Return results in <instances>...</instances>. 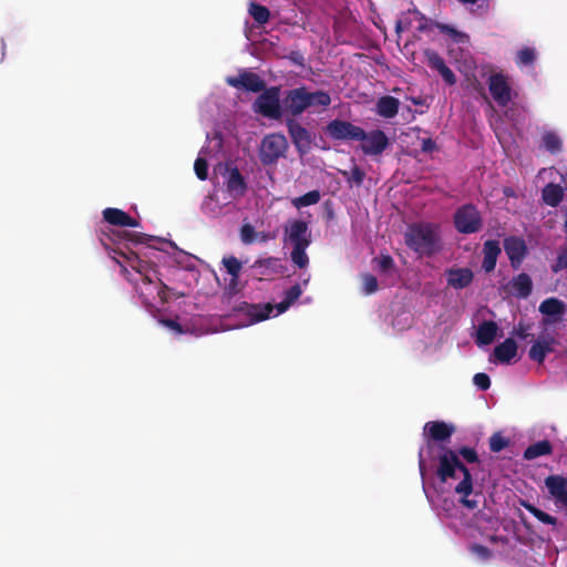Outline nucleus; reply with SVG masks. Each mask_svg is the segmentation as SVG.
Returning a JSON list of instances; mask_svg holds the SVG:
<instances>
[{
	"label": "nucleus",
	"mask_w": 567,
	"mask_h": 567,
	"mask_svg": "<svg viewBox=\"0 0 567 567\" xmlns=\"http://www.w3.org/2000/svg\"><path fill=\"white\" fill-rule=\"evenodd\" d=\"M543 144L549 152H558L561 147L560 138L551 132L545 133L543 136Z\"/></svg>",
	"instance_id": "f704fd0d"
},
{
	"label": "nucleus",
	"mask_w": 567,
	"mask_h": 567,
	"mask_svg": "<svg viewBox=\"0 0 567 567\" xmlns=\"http://www.w3.org/2000/svg\"><path fill=\"white\" fill-rule=\"evenodd\" d=\"M152 290L153 287L151 281L147 278H145L143 281V287H141V295L145 297L146 302H151L150 297L152 296Z\"/></svg>",
	"instance_id": "a18cd8bd"
},
{
	"label": "nucleus",
	"mask_w": 567,
	"mask_h": 567,
	"mask_svg": "<svg viewBox=\"0 0 567 567\" xmlns=\"http://www.w3.org/2000/svg\"><path fill=\"white\" fill-rule=\"evenodd\" d=\"M320 200V193L318 190H311L300 197H296L291 200L292 205L300 209L306 206L315 205Z\"/></svg>",
	"instance_id": "7c9ffc66"
},
{
	"label": "nucleus",
	"mask_w": 567,
	"mask_h": 567,
	"mask_svg": "<svg viewBox=\"0 0 567 567\" xmlns=\"http://www.w3.org/2000/svg\"><path fill=\"white\" fill-rule=\"evenodd\" d=\"M526 508L536 517L538 518L540 522L543 523H546V524H555V518L551 517L550 515L544 513L543 511L534 507V506H526Z\"/></svg>",
	"instance_id": "a19ab883"
},
{
	"label": "nucleus",
	"mask_w": 567,
	"mask_h": 567,
	"mask_svg": "<svg viewBox=\"0 0 567 567\" xmlns=\"http://www.w3.org/2000/svg\"><path fill=\"white\" fill-rule=\"evenodd\" d=\"M472 280L473 272L468 268H453L447 271V284L455 289L465 288Z\"/></svg>",
	"instance_id": "a211bd4d"
},
{
	"label": "nucleus",
	"mask_w": 567,
	"mask_h": 567,
	"mask_svg": "<svg viewBox=\"0 0 567 567\" xmlns=\"http://www.w3.org/2000/svg\"><path fill=\"white\" fill-rule=\"evenodd\" d=\"M254 110L269 118H279L281 116L280 91L278 87H271L264 91L254 104Z\"/></svg>",
	"instance_id": "423d86ee"
},
{
	"label": "nucleus",
	"mask_w": 567,
	"mask_h": 567,
	"mask_svg": "<svg viewBox=\"0 0 567 567\" xmlns=\"http://www.w3.org/2000/svg\"><path fill=\"white\" fill-rule=\"evenodd\" d=\"M507 445V441L501 434H494L489 440L491 450L494 452L502 451Z\"/></svg>",
	"instance_id": "79ce46f5"
},
{
	"label": "nucleus",
	"mask_w": 567,
	"mask_h": 567,
	"mask_svg": "<svg viewBox=\"0 0 567 567\" xmlns=\"http://www.w3.org/2000/svg\"><path fill=\"white\" fill-rule=\"evenodd\" d=\"M461 455L467 461V462H475L476 461V453L472 449H462Z\"/></svg>",
	"instance_id": "49530a36"
},
{
	"label": "nucleus",
	"mask_w": 567,
	"mask_h": 567,
	"mask_svg": "<svg viewBox=\"0 0 567 567\" xmlns=\"http://www.w3.org/2000/svg\"><path fill=\"white\" fill-rule=\"evenodd\" d=\"M307 247H293L291 251V260L299 268H306L309 264V258L306 254Z\"/></svg>",
	"instance_id": "72a5a7b5"
},
{
	"label": "nucleus",
	"mask_w": 567,
	"mask_h": 567,
	"mask_svg": "<svg viewBox=\"0 0 567 567\" xmlns=\"http://www.w3.org/2000/svg\"><path fill=\"white\" fill-rule=\"evenodd\" d=\"M228 189L236 195L243 194L245 189L244 179L237 171H233L229 174Z\"/></svg>",
	"instance_id": "2f4dec72"
},
{
	"label": "nucleus",
	"mask_w": 567,
	"mask_h": 567,
	"mask_svg": "<svg viewBox=\"0 0 567 567\" xmlns=\"http://www.w3.org/2000/svg\"><path fill=\"white\" fill-rule=\"evenodd\" d=\"M554 340L551 338L538 339L529 350L532 360L543 362L545 357L553 351Z\"/></svg>",
	"instance_id": "5701e85b"
},
{
	"label": "nucleus",
	"mask_w": 567,
	"mask_h": 567,
	"mask_svg": "<svg viewBox=\"0 0 567 567\" xmlns=\"http://www.w3.org/2000/svg\"><path fill=\"white\" fill-rule=\"evenodd\" d=\"M249 13L258 23H266L269 19V10L255 3L250 4Z\"/></svg>",
	"instance_id": "c9c22d12"
},
{
	"label": "nucleus",
	"mask_w": 567,
	"mask_h": 567,
	"mask_svg": "<svg viewBox=\"0 0 567 567\" xmlns=\"http://www.w3.org/2000/svg\"><path fill=\"white\" fill-rule=\"evenodd\" d=\"M162 323L165 324L171 330L175 331L176 333H182L183 332V330L181 329L179 324L177 322H175V321L167 320V321H162Z\"/></svg>",
	"instance_id": "09e8293b"
},
{
	"label": "nucleus",
	"mask_w": 567,
	"mask_h": 567,
	"mask_svg": "<svg viewBox=\"0 0 567 567\" xmlns=\"http://www.w3.org/2000/svg\"><path fill=\"white\" fill-rule=\"evenodd\" d=\"M159 299H164V297L161 295V291H158Z\"/></svg>",
	"instance_id": "680f3d73"
},
{
	"label": "nucleus",
	"mask_w": 567,
	"mask_h": 567,
	"mask_svg": "<svg viewBox=\"0 0 567 567\" xmlns=\"http://www.w3.org/2000/svg\"><path fill=\"white\" fill-rule=\"evenodd\" d=\"M499 252L501 248L498 246V243L493 240H488L485 243L483 260V268L485 269V271L489 272L495 268Z\"/></svg>",
	"instance_id": "393cba45"
},
{
	"label": "nucleus",
	"mask_w": 567,
	"mask_h": 567,
	"mask_svg": "<svg viewBox=\"0 0 567 567\" xmlns=\"http://www.w3.org/2000/svg\"><path fill=\"white\" fill-rule=\"evenodd\" d=\"M405 243L420 255H430L439 248L437 227L430 224H417L409 227Z\"/></svg>",
	"instance_id": "7ed1b4c3"
},
{
	"label": "nucleus",
	"mask_w": 567,
	"mask_h": 567,
	"mask_svg": "<svg viewBox=\"0 0 567 567\" xmlns=\"http://www.w3.org/2000/svg\"><path fill=\"white\" fill-rule=\"evenodd\" d=\"M474 384L481 390H487L491 385V381L487 374L485 373H476L474 375Z\"/></svg>",
	"instance_id": "37998d69"
},
{
	"label": "nucleus",
	"mask_w": 567,
	"mask_h": 567,
	"mask_svg": "<svg viewBox=\"0 0 567 567\" xmlns=\"http://www.w3.org/2000/svg\"><path fill=\"white\" fill-rule=\"evenodd\" d=\"M498 332V326L493 321H486L478 326L476 332V343L480 347L491 344Z\"/></svg>",
	"instance_id": "4be33fe9"
},
{
	"label": "nucleus",
	"mask_w": 567,
	"mask_h": 567,
	"mask_svg": "<svg viewBox=\"0 0 567 567\" xmlns=\"http://www.w3.org/2000/svg\"><path fill=\"white\" fill-rule=\"evenodd\" d=\"M285 241L293 247H308L311 240L307 223L298 219L289 220L285 227Z\"/></svg>",
	"instance_id": "0eeeda50"
},
{
	"label": "nucleus",
	"mask_w": 567,
	"mask_h": 567,
	"mask_svg": "<svg viewBox=\"0 0 567 567\" xmlns=\"http://www.w3.org/2000/svg\"><path fill=\"white\" fill-rule=\"evenodd\" d=\"M256 236H257V241L258 243H266L268 240H271L274 239L276 236L275 234H270V233H256Z\"/></svg>",
	"instance_id": "de8ad7c7"
},
{
	"label": "nucleus",
	"mask_w": 567,
	"mask_h": 567,
	"mask_svg": "<svg viewBox=\"0 0 567 567\" xmlns=\"http://www.w3.org/2000/svg\"><path fill=\"white\" fill-rule=\"evenodd\" d=\"M437 475L440 480L445 483L451 480L458 481L454 489L455 493L460 496L461 503L470 509L477 507V495L471 497L473 494L472 476L468 470L461 464L457 455L453 451L445 450L440 455Z\"/></svg>",
	"instance_id": "f257e3e1"
},
{
	"label": "nucleus",
	"mask_w": 567,
	"mask_h": 567,
	"mask_svg": "<svg viewBox=\"0 0 567 567\" xmlns=\"http://www.w3.org/2000/svg\"><path fill=\"white\" fill-rule=\"evenodd\" d=\"M454 223L458 231L468 234L478 230L481 218L476 208L467 205L456 212Z\"/></svg>",
	"instance_id": "1a4fd4ad"
},
{
	"label": "nucleus",
	"mask_w": 567,
	"mask_h": 567,
	"mask_svg": "<svg viewBox=\"0 0 567 567\" xmlns=\"http://www.w3.org/2000/svg\"><path fill=\"white\" fill-rule=\"evenodd\" d=\"M301 292L299 286H293L286 292L285 300L277 303L276 307L270 303L250 307L248 313L251 317V322L262 321L285 312L300 297Z\"/></svg>",
	"instance_id": "20e7f679"
},
{
	"label": "nucleus",
	"mask_w": 567,
	"mask_h": 567,
	"mask_svg": "<svg viewBox=\"0 0 567 567\" xmlns=\"http://www.w3.org/2000/svg\"><path fill=\"white\" fill-rule=\"evenodd\" d=\"M424 453H425V450L422 449L420 451V462H419L420 472H421L422 476L424 475V471H425Z\"/></svg>",
	"instance_id": "603ef678"
},
{
	"label": "nucleus",
	"mask_w": 567,
	"mask_h": 567,
	"mask_svg": "<svg viewBox=\"0 0 567 567\" xmlns=\"http://www.w3.org/2000/svg\"><path fill=\"white\" fill-rule=\"evenodd\" d=\"M362 281H363L364 293L370 295V293H373L377 291L378 281H377L375 277H373L372 275H364L362 277Z\"/></svg>",
	"instance_id": "58836bf2"
},
{
	"label": "nucleus",
	"mask_w": 567,
	"mask_h": 567,
	"mask_svg": "<svg viewBox=\"0 0 567 567\" xmlns=\"http://www.w3.org/2000/svg\"><path fill=\"white\" fill-rule=\"evenodd\" d=\"M288 148V143L282 134H269L264 137L259 148L260 161L266 164H274L282 157Z\"/></svg>",
	"instance_id": "39448f33"
},
{
	"label": "nucleus",
	"mask_w": 567,
	"mask_h": 567,
	"mask_svg": "<svg viewBox=\"0 0 567 567\" xmlns=\"http://www.w3.org/2000/svg\"><path fill=\"white\" fill-rule=\"evenodd\" d=\"M363 173L358 167H354L352 169V179L358 184H360L363 181Z\"/></svg>",
	"instance_id": "3c124183"
},
{
	"label": "nucleus",
	"mask_w": 567,
	"mask_h": 567,
	"mask_svg": "<svg viewBox=\"0 0 567 567\" xmlns=\"http://www.w3.org/2000/svg\"><path fill=\"white\" fill-rule=\"evenodd\" d=\"M532 290V280L525 275L520 274L515 277L511 282V291L520 298L527 297Z\"/></svg>",
	"instance_id": "bb28decb"
},
{
	"label": "nucleus",
	"mask_w": 567,
	"mask_h": 567,
	"mask_svg": "<svg viewBox=\"0 0 567 567\" xmlns=\"http://www.w3.org/2000/svg\"><path fill=\"white\" fill-rule=\"evenodd\" d=\"M227 83L234 87H244L252 92H258L264 89L261 79L250 72H243L236 78H227Z\"/></svg>",
	"instance_id": "4468645a"
},
{
	"label": "nucleus",
	"mask_w": 567,
	"mask_h": 567,
	"mask_svg": "<svg viewBox=\"0 0 567 567\" xmlns=\"http://www.w3.org/2000/svg\"><path fill=\"white\" fill-rule=\"evenodd\" d=\"M427 65L437 71L446 84L453 85L456 83V78L452 70L445 64L444 60L434 51H425Z\"/></svg>",
	"instance_id": "ddd939ff"
},
{
	"label": "nucleus",
	"mask_w": 567,
	"mask_h": 567,
	"mask_svg": "<svg viewBox=\"0 0 567 567\" xmlns=\"http://www.w3.org/2000/svg\"><path fill=\"white\" fill-rule=\"evenodd\" d=\"M517 350L518 346L516 341L512 338H508L504 342L495 347L489 361L495 363L509 364L511 362L516 360Z\"/></svg>",
	"instance_id": "9b49d317"
},
{
	"label": "nucleus",
	"mask_w": 567,
	"mask_h": 567,
	"mask_svg": "<svg viewBox=\"0 0 567 567\" xmlns=\"http://www.w3.org/2000/svg\"><path fill=\"white\" fill-rule=\"evenodd\" d=\"M536 58L534 49L524 48L517 52V64L527 65L530 64Z\"/></svg>",
	"instance_id": "e433bc0d"
},
{
	"label": "nucleus",
	"mask_w": 567,
	"mask_h": 567,
	"mask_svg": "<svg viewBox=\"0 0 567 567\" xmlns=\"http://www.w3.org/2000/svg\"><path fill=\"white\" fill-rule=\"evenodd\" d=\"M553 173H554V169H553V168H549V169H543V171L540 172V175H544V174H549V175H551Z\"/></svg>",
	"instance_id": "4d7b16f0"
},
{
	"label": "nucleus",
	"mask_w": 567,
	"mask_h": 567,
	"mask_svg": "<svg viewBox=\"0 0 567 567\" xmlns=\"http://www.w3.org/2000/svg\"><path fill=\"white\" fill-rule=\"evenodd\" d=\"M327 133L334 140L358 141L364 136V131L347 121L334 120L327 126Z\"/></svg>",
	"instance_id": "6e6552de"
},
{
	"label": "nucleus",
	"mask_w": 567,
	"mask_h": 567,
	"mask_svg": "<svg viewBox=\"0 0 567 567\" xmlns=\"http://www.w3.org/2000/svg\"><path fill=\"white\" fill-rule=\"evenodd\" d=\"M256 233L257 231L255 230V228L251 225L245 224L240 229L241 241L246 245L256 243L257 241Z\"/></svg>",
	"instance_id": "4c0bfd02"
},
{
	"label": "nucleus",
	"mask_w": 567,
	"mask_h": 567,
	"mask_svg": "<svg viewBox=\"0 0 567 567\" xmlns=\"http://www.w3.org/2000/svg\"><path fill=\"white\" fill-rule=\"evenodd\" d=\"M472 550L482 558H486L488 556V550L483 546H473Z\"/></svg>",
	"instance_id": "8fccbe9b"
},
{
	"label": "nucleus",
	"mask_w": 567,
	"mask_h": 567,
	"mask_svg": "<svg viewBox=\"0 0 567 567\" xmlns=\"http://www.w3.org/2000/svg\"><path fill=\"white\" fill-rule=\"evenodd\" d=\"M358 141H361V150L368 155H378L388 146V137L381 131L364 132V136Z\"/></svg>",
	"instance_id": "9d476101"
},
{
	"label": "nucleus",
	"mask_w": 567,
	"mask_h": 567,
	"mask_svg": "<svg viewBox=\"0 0 567 567\" xmlns=\"http://www.w3.org/2000/svg\"><path fill=\"white\" fill-rule=\"evenodd\" d=\"M539 311L547 317L548 321H557L565 312V305L556 298L544 300L539 306Z\"/></svg>",
	"instance_id": "6ab92c4d"
},
{
	"label": "nucleus",
	"mask_w": 567,
	"mask_h": 567,
	"mask_svg": "<svg viewBox=\"0 0 567 567\" xmlns=\"http://www.w3.org/2000/svg\"><path fill=\"white\" fill-rule=\"evenodd\" d=\"M563 268H567V247L561 250L557 258L556 265L553 267L555 272L559 271Z\"/></svg>",
	"instance_id": "c03bdc74"
},
{
	"label": "nucleus",
	"mask_w": 567,
	"mask_h": 567,
	"mask_svg": "<svg viewBox=\"0 0 567 567\" xmlns=\"http://www.w3.org/2000/svg\"><path fill=\"white\" fill-rule=\"evenodd\" d=\"M399 100L393 96H382L377 103V112L380 116L391 118L399 111Z\"/></svg>",
	"instance_id": "b1692460"
},
{
	"label": "nucleus",
	"mask_w": 567,
	"mask_h": 567,
	"mask_svg": "<svg viewBox=\"0 0 567 567\" xmlns=\"http://www.w3.org/2000/svg\"><path fill=\"white\" fill-rule=\"evenodd\" d=\"M504 248L513 266H518L526 254L524 240L515 237L508 238L504 243Z\"/></svg>",
	"instance_id": "dca6fc26"
},
{
	"label": "nucleus",
	"mask_w": 567,
	"mask_h": 567,
	"mask_svg": "<svg viewBox=\"0 0 567 567\" xmlns=\"http://www.w3.org/2000/svg\"><path fill=\"white\" fill-rule=\"evenodd\" d=\"M544 202L550 206H556L563 198V188L555 184H548L543 190Z\"/></svg>",
	"instance_id": "c85d7f7f"
},
{
	"label": "nucleus",
	"mask_w": 567,
	"mask_h": 567,
	"mask_svg": "<svg viewBox=\"0 0 567 567\" xmlns=\"http://www.w3.org/2000/svg\"><path fill=\"white\" fill-rule=\"evenodd\" d=\"M551 451L550 444L547 441H540L530 445L524 453L525 458L533 460L542 455L549 454Z\"/></svg>",
	"instance_id": "c756f323"
},
{
	"label": "nucleus",
	"mask_w": 567,
	"mask_h": 567,
	"mask_svg": "<svg viewBox=\"0 0 567 567\" xmlns=\"http://www.w3.org/2000/svg\"><path fill=\"white\" fill-rule=\"evenodd\" d=\"M545 483L556 503L567 507V480L561 476H549Z\"/></svg>",
	"instance_id": "2eb2a0df"
},
{
	"label": "nucleus",
	"mask_w": 567,
	"mask_h": 567,
	"mask_svg": "<svg viewBox=\"0 0 567 567\" xmlns=\"http://www.w3.org/2000/svg\"><path fill=\"white\" fill-rule=\"evenodd\" d=\"M563 181L567 184V169H566V173L563 174Z\"/></svg>",
	"instance_id": "052dcab7"
},
{
	"label": "nucleus",
	"mask_w": 567,
	"mask_h": 567,
	"mask_svg": "<svg viewBox=\"0 0 567 567\" xmlns=\"http://www.w3.org/2000/svg\"><path fill=\"white\" fill-rule=\"evenodd\" d=\"M331 99L323 91L308 92L305 87H298L288 92L284 100V111L291 115H299L308 107L322 106L330 104Z\"/></svg>",
	"instance_id": "f03ea898"
},
{
	"label": "nucleus",
	"mask_w": 567,
	"mask_h": 567,
	"mask_svg": "<svg viewBox=\"0 0 567 567\" xmlns=\"http://www.w3.org/2000/svg\"><path fill=\"white\" fill-rule=\"evenodd\" d=\"M415 23L416 29H423V18L421 17L420 12L416 10H410L408 11L402 18H400L396 22V32L400 33L404 30H406L410 25Z\"/></svg>",
	"instance_id": "a878e982"
},
{
	"label": "nucleus",
	"mask_w": 567,
	"mask_h": 567,
	"mask_svg": "<svg viewBox=\"0 0 567 567\" xmlns=\"http://www.w3.org/2000/svg\"><path fill=\"white\" fill-rule=\"evenodd\" d=\"M130 265H131V267L135 268L137 271H141L137 257L130 258Z\"/></svg>",
	"instance_id": "864d4df0"
},
{
	"label": "nucleus",
	"mask_w": 567,
	"mask_h": 567,
	"mask_svg": "<svg viewBox=\"0 0 567 567\" xmlns=\"http://www.w3.org/2000/svg\"><path fill=\"white\" fill-rule=\"evenodd\" d=\"M209 158V152L207 147H203L195 161L194 164V171L197 175V177L202 181L207 178V168L208 164L207 161Z\"/></svg>",
	"instance_id": "cd10ccee"
},
{
	"label": "nucleus",
	"mask_w": 567,
	"mask_h": 567,
	"mask_svg": "<svg viewBox=\"0 0 567 567\" xmlns=\"http://www.w3.org/2000/svg\"><path fill=\"white\" fill-rule=\"evenodd\" d=\"M209 143H214V148H219L220 147V140L219 138H214L212 141H209Z\"/></svg>",
	"instance_id": "6e6d98bb"
},
{
	"label": "nucleus",
	"mask_w": 567,
	"mask_h": 567,
	"mask_svg": "<svg viewBox=\"0 0 567 567\" xmlns=\"http://www.w3.org/2000/svg\"><path fill=\"white\" fill-rule=\"evenodd\" d=\"M489 91L494 100L501 105H506L511 100L507 80L502 74H494L489 78Z\"/></svg>",
	"instance_id": "f8f14e48"
},
{
	"label": "nucleus",
	"mask_w": 567,
	"mask_h": 567,
	"mask_svg": "<svg viewBox=\"0 0 567 567\" xmlns=\"http://www.w3.org/2000/svg\"><path fill=\"white\" fill-rule=\"evenodd\" d=\"M504 193H505V195H507V196H512V195H513V192H512V190H509V189H505V190H504Z\"/></svg>",
	"instance_id": "bf43d9fd"
},
{
	"label": "nucleus",
	"mask_w": 567,
	"mask_h": 567,
	"mask_svg": "<svg viewBox=\"0 0 567 567\" xmlns=\"http://www.w3.org/2000/svg\"><path fill=\"white\" fill-rule=\"evenodd\" d=\"M103 216L104 219L112 225L138 227V223L134 218L117 208H106L103 212Z\"/></svg>",
	"instance_id": "aec40b11"
},
{
	"label": "nucleus",
	"mask_w": 567,
	"mask_h": 567,
	"mask_svg": "<svg viewBox=\"0 0 567 567\" xmlns=\"http://www.w3.org/2000/svg\"><path fill=\"white\" fill-rule=\"evenodd\" d=\"M433 147V142L431 140H425L423 142V150L424 151H431Z\"/></svg>",
	"instance_id": "5fc2aeb1"
},
{
	"label": "nucleus",
	"mask_w": 567,
	"mask_h": 567,
	"mask_svg": "<svg viewBox=\"0 0 567 567\" xmlns=\"http://www.w3.org/2000/svg\"><path fill=\"white\" fill-rule=\"evenodd\" d=\"M464 39H465V35H463V34H457V41H458V42H463V41H464Z\"/></svg>",
	"instance_id": "13d9d810"
},
{
	"label": "nucleus",
	"mask_w": 567,
	"mask_h": 567,
	"mask_svg": "<svg viewBox=\"0 0 567 567\" xmlns=\"http://www.w3.org/2000/svg\"><path fill=\"white\" fill-rule=\"evenodd\" d=\"M453 426L444 422H427L424 425V434L435 441H443L451 436Z\"/></svg>",
	"instance_id": "412c9836"
},
{
	"label": "nucleus",
	"mask_w": 567,
	"mask_h": 567,
	"mask_svg": "<svg viewBox=\"0 0 567 567\" xmlns=\"http://www.w3.org/2000/svg\"><path fill=\"white\" fill-rule=\"evenodd\" d=\"M223 264L229 275H231V281L235 282L241 270V262L235 257H227L223 259Z\"/></svg>",
	"instance_id": "473e14b6"
},
{
	"label": "nucleus",
	"mask_w": 567,
	"mask_h": 567,
	"mask_svg": "<svg viewBox=\"0 0 567 567\" xmlns=\"http://www.w3.org/2000/svg\"><path fill=\"white\" fill-rule=\"evenodd\" d=\"M377 269L383 272H388L393 268V259L390 256H381L374 259Z\"/></svg>",
	"instance_id": "ea45409f"
},
{
	"label": "nucleus",
	"mask_w": 567,
	"mask_h": 567,
	"mask_svg": "<svg viewBox=\"0 0 567 567\" xmlns=\"http://www.w3.org/2000/svg\"><path fill=\"white\" fill-rule=\"evenodd\" d=\"M288 127L297 148L302 152L307 151L311 144V136L309 132L295 121H289Z\"/></svg>",
	"instance_id": "f3484780"
}]
</instances>
